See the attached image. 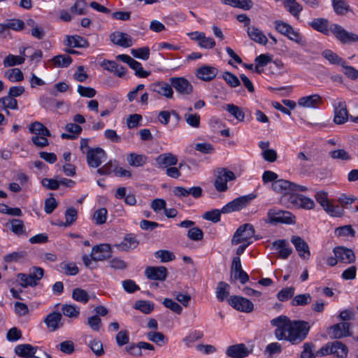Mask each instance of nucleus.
Instances as JSON below:
<instances>
[{
  "mask_svg": "<svg viewBox=\"0 0 358 358\" xmlns=\"http://www.w3.org/2000/svg\"><path fill=\"white\" fill-rule=\"evenodd\" d=\"M131 55L136 58L148 60L150 57V48L148 47H143L131 50Z\"/></svg>",
  "mask_w": 358,
  "mask_h": 358,
  "instance_id": "obj_53",
  "label": "nucleus"
},
{
  "mask_svg": "<svg viewBox=\"0 0 358 358\" xmlns=\"http://www.w3.org/2000/svg\"><path fill=\"white\" fill-rule=\"evenodd\" d=\"M139 245V240L134 234H127L122 241L119 243L113 245L118 250L122 252H129L136 249Z\"/></svg>",
  "mask_w": 358,
  "mask_h": 358,
  "instance_id": "obj_9",
  "label": "nucleus"
},
{
  "mask_svg": "<svg viewBox=\"0 0 358 358\" xmlns=\"http://www.w3.org/2000/svg\"><path fill=\"white\" fill-rule=\"evenodd\" d=\"M162 303L166 308L177 314H180L182 311V306L171 299L165 298L163 300Z\"/></svg>",
  "mask_w": 358,
  "mask_h": 358,
  "instance_id": "obj_62",
  "label": "nucleus"
},
{
  "mask_svg": "<svg viewBox=\"0 0 358 358\" xmlns=\"http://www.w3.org/2000/svg\"><path fill=\"white\" fill-rule=\"evenodd\" d=\"M322 103V98L317 94L302 96L298 100V105L308 108H318Z\"/></svg>",
  "mask_w": 358,
  "mask_h": 358,
  "instance_id": "obj_19",
  "label": "nucleus"
},
{
  "mask_svg": "<svg viewBox=\"0 0 358 358\" xmlns=\"http://www.w3.org/2000/svg\"><path fill=\"white\" fill-rule=\"evenodd\" d=\"M169 81L176 92L182 95L190 94L193 91L192 85L184 77H172Z\"/></svg>",
  "mask_w": 358,
  "mask_h": 358,
  "instance_id": "obj_10",
  "label": "nucleus"
},
{
  "mask_svg": "<svg viewBox=\"0 0 358 358\" xmlns=\"http://www.w3.org/2000/svg\"><path fill=\"white\" fill-rule=\"evenodd\" d=\"M62 315L59 312L53 311L44 319V322L51 331H55L63 326L61 322Z\"/></svg>",
  "mask_w": 358,
  "mask_h": 358,
  "instance_id": "obj_21",
  "label": "nucleus"
},
{
  "mask_svg": "<svg viewBox=\"0 0 358 358\" xmlns=\"http://www.w3.org/2000/svg\"><path fill=\"white\" fill-rule=\"evenodd\" d=\"M100 65L105 70L114 73L120 78L122 77L126 73V68L119 65L115 61L104 59Z\"/></svg>",
  "mask_w": 358,
  "mask_h": 358,
  "instance_id": "obj_25",
  "label": "nucleus"
},
{
  "mask_svg": "<svg viewBox=\"0 0 358 358\" xmlns=\"http://www.w3.org/2000/svg\"><path fill=\"white\" fill-rule=\"evenodd\" d=\"M62 310L63 314L69 318H77L80 315V308L71 304H64Z\"/></svg>",
  "mask_w": 358,
  "mask_h": 358,
  "instance_id": "obj_43",
  "label": "nucleus"
},
{
  "mask_svg": "<svg viewBox=\"0 0 358 358\" xmlns=\"http://www.w3.org/2000/svg\"><path fill=\"white\" fill-rule=\"evenodd\" d=\"M228 302L234 309L241 312L250 313L254 309L253 303L249 299L243 296H231Z\"/></svg>",
  "mask_w": 358,
  "mask_h": 358,
  "instance_id": "obj_8",
  "label": "nucleus"
},
{
  "mask_svg": "<svg viewBox=\"0 0 358 358\" xmlns=\"http://www.w3.org/2000/svg\"><path fill=\"white\" fill-rule=\"evenodd\" d=\"M255 232V229L250 224H245L239 227L231 238V244L237 245L241 243H250V245L252 243Z\"/></svg>",
  "mask_w": 358,
  "mask_h": 358,
  "instance_id": "obj_3",
  "label": "nucleus"
},
{
  "mask_svg": "<svg viewBox=\"0 0 358 358\" xmlns=\"http://www.w3.org/2000/svg\"><path fill=\"white\" fill-rule=\"evenodd\" d=\"M88 346L96 356L99 357L104 354L103 344L101 341L99 339L92 340L89 343Z\"/></svg>",
  "mask_w": 358,
  "mask_h": 358,
  "instance_id": "obj_59",
  "label": "nucleus"
},
{
  "mask_svg": "<svg viewBox=\"0 0 358 358\" xmlns=\"http://www.w3.org/2000/svg\"><path fill=\"white\" fill-rule=\"evenodd\" d=\"M350 324L341 322L331 327V336L335 338H341L349 335Z\"/></svg>",
  "mask_w": 358,
  "mask_h": 358,
  "instance_id": "obj_27",
  "label": "nucleus"
},
{
  "mask_svg": "<svg viewBox=\"0 0 358 358\" xmlns=\"http://www.w3.org/2000/svg\"><path fill=\"white\" fill-rule=\"evenodd\" d=\"M348 349L345 345L340 341H334L322 346L317 352V356L332 355L335 358H346Z\"/></svg>",
  "mask_w": 358,
  "mask_h": 358,
  "instance_id": "obj_2",
  "label": "nucleus"
},
{
  "mask_svg": "<svg viewBox=\"0 0 358 358\" xmlns=\"http://www.w3.org/2000/svg\"><path fill=\"white\" fill-rule=\"evenodd\" d=\"M127 161L131 166H142L147 162V157L143 155L131 153L127 157Z\"/></svg>",
  "mask_w": 358,
  "mask_h": 358,
  "instance_id": "obj_35",
  "label": "nucleus"
},
{
  "mask_svg": "<svg viewBox=\"0 0 358 358\" xmlns=\"http://www.w3.org/2000/svg\"><path fill=\"white\" fill-rule=\"evenodd\" d=\"M203 336V334L202 331L195 330V331L191 332L187 336H185L182 339V341L185 343V344L187 346H190V345L192 343H193L195 341L201 339Z\"/></svg>",
  "mask_w": 358,
  "mask_h": 358,
  "instance_id": "obj_60",
  "label": "nucleus"
},
{
  "mask_svg": "<svg viewBox=\"0 0 358 358\" xmlns=\"http://www.w3.org/2000/svg\"><path fill=\"white\" fill-rule=\"evenodd\" d=\"M341 66L343 68V73L348 78L351 80H356L358 78V70L353 66L346 65V62L345 61Z\"/></svg>",
  "mask_w": 358,
  "mask_h": 358,
  "instance_id": "obj_64",
  "label": "nucleus"
},
{
  "mask_svg": "<svg viewBox=\"0 0 358 358\" xmlns=\"http://www.w3.org/2000/svg\"><path fill=\"white\" fill-rule=\"evenodd\" d=\"M290 203L298 208L311 210L315 208V202L313 199L303 195H294L291 197Z\"/></svg>",
  "mask_w": 358,
  "mask_h": 358,
  "instance_id": "obj_24",
  "label": "nucleus"
},
{
  "mask_svg": "<svg viewBox=\"0 0 358 358\" xmlns=\"http://www.w3.org/2000/svg\"><path fill=\"white\" fill-rule=\"evenodd\" d=\"M217 68L211 66L203 65L196 69V76L203 81L208 82L213 80L217 75Z\"/></svg>",
  "mask_w": 358,
  "mask_h": 358,
  "instance_id": "obj_18",
  "label": "nucleus"
},
{
  "mask_svg": "<svg viewBox=\"0 0 358 358\" xmlns=\"http://www.w3.org/2000/svg\"><path fill=\"white\" fill-rule=\"evenodd\" d=\"M286 36L299 45L303 46L306 44L304 38L298 31H295L293 27H292Z\"/></svg>",
  "mask_w": 358,
  "mask_h": 358,
  "instance_id": "obj_61",
  "label": "nucleus"
},
{
  "mask_svg": "<svg viewBox=\"0 0 358 358\" xmlns=\"http://www.w3.org/2000/svg\"><path fill=\"white\" fill-rule=\"evenodd\" d=\"M15 352L20 357L27 358L35 355L36 352V348H34L29 344H21L15 347Z\"/></svg>",
  "mask_w": 358,
  "mask_h": 358,
  "instance_id": "obj_31",
  "label": "nucleus"
},
{
  "mask_svg": "<svg viewBox=\"0 0 358 358\" xmlns=\"http://www.w3.org/2000/svg\"><path fill=\"white\" fill-rule=\"evenodd\" d=\"M247 33L249 38L257 43L266 45L268 42V39L260 29L254 26L248 27L247 29Z\"/></svg>",
  "mask_w": 358,
  "mask_h": 358,
  "instance_id": "obj_28",
  "label": "nucleus"
},
{
  "mask_svg": "<svg viewBox=\"0 0 358 358\" xmlns=\"http://www.w3.org/2000/svg\"><path fill=\"white\" fill-rule=\"evenodd\" d=\"M229 285L225 282H220L216 288V297L218 301H223L229 296Z\"/></svg>",
  "mask_w": 358,
  "mask_h": 358,
  "instance_id": "obj_40",
  "label": "nucleus"
},
{
  "mask_svg": "<svg viewBox=\"0 0 358 358\" xmlns=\"http://www.w3.org/2000/svg\"><path fill=\"white\" fill-rule=\"evenodd\" d=\"M157 166L160 169H166L171 166H175L178 163V157L171 152H166L159 155L155 159Z\"/></svg>",
  "mask_w": 358,
  "mask_h": 358,
  "instance_id": "obj_23",
  "label": "nucleus"
},
{
  "mask_svg": "<svg viewBox=\"0 0 358 358\" xmlns=\"http://www.w3.org/2000/svg\"><path fill=\"white\" fill-rule=\"evenodd\" d=\"M17 278L20 281V285L23 287H27L28 286L34 287L37 285L29 273H19Z\"/></svg>",
  "mask_w": 358,
  "mask_h": 358,
  "instance_id": "obj_55",
  "label": "nucleus"
},
{
  "mask_svg": "<svg viewBox=\"0 0 358 358\" xmlns=\"http://www.w3.org/2000/svg\"><path fill=\"white\" fill-rule=\"evenodd\" d=\"M311 296L309 294H299L294 296L292 301L293 306H305L310 303Z\"/></svg>",
  "mask_w": 358,
  "mask_h": 358,
  "instance_id": "obj_56",
  "label": "nucleus"
},
{
  "mask_svg": "<svg viewBox=\"0 0 358 358\" xmlns=\"http://www.w3.org/2000/svg\"><path fill=\"white\" fill-rule=\"evenodd\" d=\"M129 66L135 71V75L139 78H147L150 74L149 71H144L141 64L134 59Z\"/></svg>",
  "mask_w": 358,
  "mask_h": 358,
  "instance_id": "obj_54",
  "label": "nucleus"
},
{
  "mask_svg": "<svg viewBox=\"0 0 358 358\" xmlns=\"http://www.w3.org/2000/svg\"><path fill=\"white\" fill-rule=\"evenodd\" d=\"M296 159L302 170L310 166V163L311 162V160L310 155L306 154L303 152H299L297 154Z\"/></svg>",
  "mask_w": 358,
  "mask_h": 358,
  "instance_id": "obj_58",
  "label": "nucleus"
},
{
  "mask_svg": "<svg viewBox=\"0 0 358 358\" xmlns=\"http://www.w3.org/2000/svg\"><path fill=\"white\" fill-rule=\"evenodd\" d=\"M272 248L279 250V256L282 259H287L292 252V249L287 246L285 240H278L273 243Z\"/></svg>",
  "mask_w": 358,
  "mask_h": 358,
  "instance_id": "obj_30",
  "label": "nucleus"
},
{
  "mask_svg": "<svg viewBox=\"0 0 358 358\" xmlns=\"http://www.w3.org/2000/svg\"><path fill=\"white\" fill-rule=\"evenodd\" d=\"M334 121L337 124H342L348 120V112L346 103L344 101L339 100L334 105Z\"/></svg>",
  "mask_w": 358,
  "mask_h": 358,
  "instance_id": "obj_12",
  "label": "nucleus"
},
{
  "mask_svg": "<svg viewBox=\"0 0 358 358\" xmlns=\"http://www.w3.org/2000/svg\"><path fill=\"white\" fill-rule=\"evenodd\" d=\"M291 242L294 245L296 250L298 252L299 255L303 259H309L310 252L307 243L301 237L294 236L291 238Z\"/></svg>",
  "mask_w": 358,
  "mask_h": 358,
  "instance_id": "obj_15",
  "label": "nucleus"
},
{
  "mask_svg": "<svg viewBox=\"0 0 358 358\" xmlns=\"http://www.w3.org/2000/svg\"><path fill=\"white\" fill-rule=\"evenodd\" d=\"M309 25L315 30L321 32L325 35H329L330 28L329 29V21L325 18H315L309 22Z\"/></svg>",
  "mask_w": 358,
  "mask_h": 358,
  "instance_id": "obj_29",
  "label": "nucleus"
},
{
  "mask_svg": "<svg viewBox=\"0 0 358 358\" xmlns=\"http://www.w3.org/2000/svg\"><path fill=\"white\" fill-rule=\"evenodd\" d=\"M145 275L150 280L163 281L166 278L167 269L164 266H148L145 270Z\"/></svg>",
  "mask_w": 358,
  "mask_h": 358,
  "instance_id": "obj_16",
  "label": "nucleus"
},
{
  "mask_svg": "<svg viewBox=\"0 0 358 358\" xmlns=\"http://www.w3.org/2000/svg\"><path fill=\"white\" fill-rule=\"evenodd\" d=\"M111 247L109 244H100L92 247L91 256L95 262L103 261L110 257Z\"/></svg>",
  "mask_w": 358,
  "mask_h": 358,
  "instance_id": "obj_13",
  "label": "nucleus"
},
{
  "mask_svg": "<svg viewBox=\"0 0 358 358\" xmlns=\"http://www.w3.org/2000/svg\"><path fill=\"white\" fill-rule=\"evenodd\" d=\"M64 43L65 45L70 48H82L90 45L87 39L78 35L66 36Z\"/></svg>",
  "mask_w": 358,
  "mask_h": 358,
  "instance_id": "obj_26",
  "label": "nucleus"
},
{
  "mask_svg": "<svg viewBox=\"0 0 358 358\" xmlns=\"http://www.w3.org/2000/svg\"><path fill=\"white\" fill-rule=\"evenodd\" d=\"M222 78L231 87H236L241 85L238 77L229 71H225L222 74Z\"/></svg>",
  "mask_w": 358,
  "mask_h": 358,
  "instance_id": "obj_52",
  "label": "nucleus"
},
{
  "mask_svg": "<svg viewBox=\"0 0 358 358\" xmlns=\"http://www.w3.org/2000/svg\"><path fill=\"white\" fill-rule=\"evenodd\" d=\"M322 55L331 64L343 65L344 60L336 53L331 50H325L322 52Z\"/></svg>",
  "mask_w": 358,
  "mask_h": 358,
  "instance_id": "obj_39",
  "label": "nucleus"
},
{
  "mask_svg": "<svg viewBox=\"0 0 358 358\" xmlns=\"http://www.w3.org/2000/svg\"><path fill=\"white\" fill-rule=\"evenodd\" d=\"M256 197L255 194H250L245 196H239L229 202L222 208V213H229L234 211H238L248 206Z\"/></svg>",
  "mask_w": 358,
  "mask_h": 358,
  "instance_id": "obj_5",
  "label": "nucleus"
},
{
  "mask_svg": "<svg viewBox=\"0 0 358 358\" xmlns=\"http://www.w3.org/2000/svg\"><path fill=\"white\" fill-rule=\"evenodd\" d=\"M250 350L243 343L230 345L226 350V355L231 358H244L250 354Z\"/></svg>",
  "mask_w": 358,
  "mask_h": 358,
  "instance_id": "obj_17",
  "label": "nucleus"
},
{
  "mask_svg": "<svg viewBox=\"0 0 358 358\" xmlns=\"http://www.w3.org/2000/svg\"><path fill=\"white\" fill-rule=\"evenodd\" d=\"M87 9V3L85 0H76L71 8L72 13L76 15H84Z\"/></svg>",
  "mask_w": 358,
  "mask_h": 358,
  "instance_id": "obj_57",
  "label": "nucleus"
},
{
  "mask_svg": "<svg viewBox=\"0 0 358 358\" xmlns=\"http://www.w3.org/2000/svg\"><path fill=\"white\" fill-rule=\"evenodd\" d=\"M334 253L340 262L345 264H350L355 260L354 252L345 247H336Z\"/></svg>",
  "mask_w": 358,
  "mask_h": 358,
  "instance_id": "obj_20",
  "label": "nucleus"
},
{
  "mask_svg": "<svg viewBox=\"0 0 358 358\" xmlns=\"http://www.w3.org/2000/svg\"><path fill=\"white\" fill-rule=\"evenodd\" d=\"M4 77L12 83L21 82L24 80L23 73L20 69L14 68L5 71Z\"/></svg>",
  "mask_w": 358,
  "mask_h": 358,
  "instance_id": "obj_37",
  "label": "nucleus"
},
{
  "mask_svg": "<svg viewBox=\"0 0 358 358\" xmlns=\"http://www.w3.org/2000/svg\"><path fill=\"white\" fill-rule=\"evenodd\" d=\"M236 179L234 172L226 168H218L217 175L214 182V186L218 192H225L228 189L227 182Z\"/></svg>",
  "mask_w": 358,
  "mask_h": 358,
  "instance_id": "obj_4",
  "label": "nucleus"
},
{
  "mask_svg": "<svg viewBox=\"0 0 358 358\" xmlns=\"http://www.w3.org/2000/svg\"><path fill=\"white\" fill-rule=\"evenodd\" d=\"M51 61L55 66L58 68H64L69 66L71 64L72 59L68 55H59L55 56Z\"/></svg>",
  "mask_w": 358,
  "mask_h": 358,
  "instance_id": "obj_38",
  "label": "nucleus"
},
{
  "mask_svg": "<svg viewBox=\"0 0 358 358\" xmlns=\"http://www.w3.org/2000/svg\"><path fill=\"white\" fill-rule=\"evenodd\" d=\"M134 308L145 314H150L154 310V303L148 301L138 300L135 302Z\"/></svg>",
  "mask_w": 358,
  "mask_h": 358,
  "instance_id": "obj_41",
  "label": "nucleus"
},
{
  "mask_svg": "<svg viewBox=\"0 0 358 358\" xmlns=\"http://www.w3.org/2000/svg\"><path fill=\"white\" fill-rule=\"evenodd\" d=\"M323 210L333 217H340L344 213V210L342 208L332 204L330 201L323 208Z\"/></svg>",
  "mask_w": 358,
  "mask_h": 358,
  "instance_id": "obj_51",
  "label": "nucleus"
},
{
  "mask_svg": "<svg viewBox=\"0 0 358 358\" xmlns=\"http://www.w3.org/2000/svg\"><path fill=\"white\" fill-rule=\"evenodd\" d=\"M65 128L69 134H62L61 137L63 139H75L82 131V127L74 123L67 124Z\"/></svg>",
  "mask_w": 358,
  "mask_h": 358,
  "instance_id": "obj_32",
  "label": "nucleus"
},
{
  "mask_svg": "<svg viewBox=\"0 0 358 358\" xmlns=\"http://www.w3.org/2000/svg\"><path fill=\"white\" fill-rule=\"evenodd\" d=\"M227 111L232 116H234L238 121H243L245 118V114L242 111V110L238 107L237 106L230 103L227 104L225 107Z\"/></svg>",
  "mask_w": 358,
  "mask_h": 358,
  "instance_id": "obj_45",
  "label": "nucleus"
},
{
  "mask_svg": "<svg viewBox=\"0 0 358 358\" xmlns=\"http://www.w3.org/2000/svg\"><path fill=\"white\" fill-rule=\"evenodd\" d=\"M60 268L67 275H75L79 272L78 266L73 262H62L60 264Z\"/></svg>",
  "mask_w": 358,
  "mask_h": 358,
  "instance_id": "obj_50",
  "label": "nucleus"
},
{
  "mask_svg": "<svg viewBox=\"0 0 358 358\" xmlns=\"http://www.w3.org/2000/svg\"><path fill=\"white\" fill-rule=\"evenodd\" d=\"M332 4L334 11L338 15H344L350 8L345 0H332Z\"/></svg>",
  "mask_w": 358,
  "mask_h": 358,
  "instance_id": "obj_48",
  "label": "nucleus"
},
{
  "mask_svg": "<svg viewBox=\"0 0 358 358\" xmlns=\"http://www.w3.org/2000/svg\"><path fill=\"white\" fill-rule=\"evenodd\" d=\"M285 8L294 16H299L303 8L296 0H284Z\"/></svg>",
  "mask_w": 358,
  "mask_h": 358,
  "instance_id": "obj_36",
  "label": "nucleus"
},
{
  "mask_svg": "<svg viewBox=\"0 0 358 358\" xmlns=\"http://www.w3.org/2000/svg\"><path fill=\"white\" fill-rule=\"evenodd\" d=\"M57 348L63 353L71 355L75 350V345L71 341H65L57 345Z\"/></svg>",
  "mask_w": 358,
  "mask_h": 358,
  "instance_id": "obj_63",
  "label": "nucleus"
},
{
  "mask_svg": "<svg viewBox=\"0 0 358 358\" xmlns=\"http://www.w3.org/2000/svg\"><path fill=\"white\" fill-rule=\"evenodd\" d=\"M147 337L150 341L154 342L159 345H165L168 341L166 336L159 331H150L147 334Z\"/></svg>",
  "mask_w": 358,
  "mask_h": 358,
  "instance_id": "obj_44",
  "label": "nucleus"
},
{
  "mask_svg": "<svg viewBox=\"0 0 358 358\" xmlns=\"http://www.w3.org/2000/svg\"><path fill=\"white\" fill-rule=\"evenodd\" d=\"M109 38L113 43L120 47L129 48L133 45L131 37L124 32L115 31L110 34Z\"/></svg>",
  "mask_w": 358,
  "mask_h": 358,
  "instance_id": "obj_14",
  "label": "nucleus"
},
{
  "mask_svg": "<svg viewBox=\"0 0 358 358\" xmlns=\"http://www.w3.org/2000/svg\"><path fill=\"white\" fill-rule=\"evenodd\" d=\"M294 182L287 180L279 179L272 183L273 190L282 196H289V201L293 195Z\"/></svg>",
  "mask_w": 358,
  "mask_h": 358,
  "instance_id": "obj_11",
  "label": "nucleus"
},
{
  "mask_svg": "<svg viewBox=\"0 0 358 358\" xmlns=\"http://www.w3.org/2000/svg\"><path fill=\"white\" fill-rule=\"evenodd\" d=\"M221 2L226 5H229L234 8H241L245 10H250L253 3L251 0H220Z\"/></svg>",
  "mask_w": 358,
  "mask_h": 358,
  "instance_id": "obj_34",
  "label": "nucleus"
},
{
  "mask_svg": "<svg viewBox=\"0 0 358 358\" xmlns=\"http://www.w3.org/2000/svg\"><path fill=\"white\" fill-rule=\"evenodd\" d=\"M72 298L75 301L83 303H86L90 299L87 292L80 288H76L73 290Z\"/></svg>",
  "mask_w": 358,
  "mask_h": 358,
  "instance_id": "obj_46",
  "label": "nucleus"
},
{
  "mask_svg": "<svg viewBox=\"0 0 358 358\" xmlns=\"http://www.w3.org/2000/svg\"><path fill=\"white\" fill-rule=\"evenodd\" d=\"M271 324L275 327V336L278 340H285L292 344L301 343L307 336L310 326L305 321H292L285 315L273 319Z\"/></svg>",
  "mask_w": 358,
  "mask_h": 358,
  "instance_id": "obj_1",
  "label": "nucleus"
},
{
  "mask_svg": "<svg viewBox=\"0 0 358 358\" xmlns=\"http://www.w3.org/2000/svg\"><path fill=\"white\" fill-rule=\"evenodd\" d=\"M78 212L77 210L74 208H69L66 209L65 212V219L66 221L64 223H62L59 226L68 227L71 225L77 219Z\"/></svg>",
  "mask_w": 358,
  "mask_h": 358,
  "instance_id": "obj_47",
  "label": "nucleus"
},
{
  "mask_svg": "<svg viewBox=\"0 0 358 358\" xmlns=\"http://www.w3.org/2000/svg\"><path fill=\"white\" fill-rule=\"evenodd\" d=\"M0 103L2 104L4 108H10L13 110L18 109L17 101L14 97L8 94L0 98Z\"/></svg>",
  "mask_w": 358,
  "mask_h": 358,
  "instance_id": "obj_49",
  "label": "nucleus"
},
{
  "mask_svg": "<svg viewBox=\"0 0 358 358\" xmlns=\"http://www.w3.org/2000/svg\"><path fill=\"white\" fill-rule=\"evenodd\" d=\"M330 31L336 39L343 44L356 43L358 41V35L357 34L348 31L338 24H331Z\"/></svg>",
  "mask_w": 358,
  "mask_h": 358,
  "instance_id": "obj_6",
  "label": "nucleus"
},
{
  "mask_svg": "<svg viewBox=\"0 0 358 358\" xmlns=\"http://www.w3.org/2000/svg\"><path fill=\"white\" fill-rule=\"evenodd\" d=\"M29 131L30 133L35 134V136H51L49 129L41 122L38 121H35L29 125Z\"/></svg>",
  "mask_w": 358,
  "mask_h": 358,
  "instance_id": "obj_33",
  "label": "nucleus"
},
{
  "mask_svg": "<svg viewBox=\"0 0 358 358\" xmlns=\"http://www.w3.org/2000/svg\"><path fill=\"white\" fill-rule=\"evenodd\" d=\"M87 162L93 168L99 167L106 159V153L101 148L89 149L86 152Z\"/></svg>",
  "mask_w": 358,
  "mask_h": 358,
  "instance_id": "obj_7",
  "label": "nucleus"
},
{
  "mask_svg": "<svg viewBox=\"0 0 358 358\" xmlns=\"http://www.w3.org/2000/svg\"><path fill=\"white\" fill-rule=\"evenodd\" d=\"M24 57L9 54L3 61L4 67H10L15 65L22 64L24 62Z\"/></svg>",
  "mask_w": 358,
  "mask_h": 358,
  "instance_id": "obj_42",
  "label": "nucleus"
},
{
  "mask_svg": "<svg viewBox=\"0 0 358 358\" xmlns=\"http://www.w3.org/2000/svg\"><path fill=\"white\" fill-rule=\"evenodd\" d=\"M150 89L153 92L164 96L166 98L171 99L173 97V90L171 84L167 83L164 81L152 84Z\"/></svg>",
  "mask_w": 358,
  "mask_h": 358,
  "instance_id": "obj_22",
  "label": "nucleus"
}]
</instances>
